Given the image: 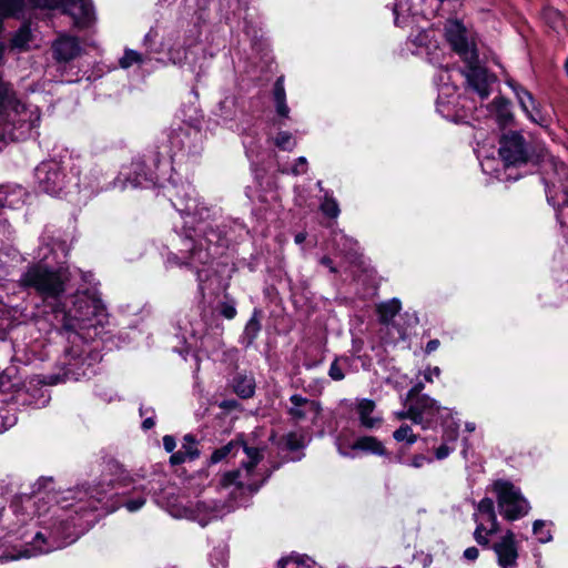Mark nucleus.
<instances>
[{
	"label": "nucleus",
	"mask_w": 568,
	"mask_h": 568,
	"mask_svg": "<svg viewBox=\"0 0 568 568\" xmlns=\"http://www.w3.org/2000/svg\"><path fill=\"white\" fill-rule=\"evenodd\" d=\"M181 342L184 344L183 348L174 347L175 352L181 355L187 354L192 349H201L206 354L214 353L222 348L223 341L220 336H210L204 334L205 324L199 316L187 322L180 324Z\"/></svg>",
	"instance_id": "9"
},
{
	"label": "nucleus",
	"mask_w": 568,
	"mask_h": 568,
	"mask_svg": "<svg viewBox=\"0 0 568 568\" xmlns=\"http://www.w3.org/2000/svg\"><path fill=\"white\" fill-rule=\"evenodd\" d=\"M406 403H407V409L396 412L395 416L397 419H410L414 423L413 403L412 402H406Z\"/></svg>",
	"instance_id": "54"
},
{
	"label": "nucleus",
	"mask_w": 568,
	"mask_h": 568,
	"mask_svg": "<svg viewBox=\"0 0 568 568\" xmlns=\"http://www.w3.org/2000/svg\"><path fill=\"white\" fill-rule=\"evenodd\" d=\"M400 310V302L393 298L378 305L379 320L383 323L390 322Z\"/></svg>",
	"instance_id": "30"
},
{
	"label": "nucleus",
	"mask_w": 568,
	"mask_h": 568,
	"mask_svg": "<svg viewBox=\"0 0 568 568\" xmlns=\"http://www.w3.org/2000/svg\"><path fill=\"white\" fill-rule=\"evenodd\" d=\"M240 452L245 454L241 468L224 473L219 480V488L226 490L234 500L256 493L265 481L263 474L256 470V466L263 458L262 450L232 440L215 449L210 457L211 464H217L227 457H235Z\"/></svg>",
	"instance_id": "4"
},
{
	"label": "nucleus",
	"mask_w": 568,
	"mask_h": 568,
	"mask_svg": "<svg viewBox=\"0 0 568 568\" xmlns=\"http://www.w3.org/2000/svg\"><path fill=\"white\" fill-rule=\"evenodd\" d=\"M72 174L77 176L75 186L80 191H88L94 194L106 189L104 172L99 165L87 169L83 172V176H81V170L72 168Z\"/></svg>",
	"instance_id": "20"
},
{
	"label": "nucleus",
	"mask_w": 568,
	"mask_h": 568,
	"mask_svg": "<svg viewBox=\"0 0 568 568\" xmlns=\"http://www.w3.org/2000/svg\"><path fill=\"white\" fill-rule=\"evenodd\" d=\"M490 490L496 495L499 511L505 519L514 521L529 513V503L511 483L496 480L490 486Z\"/></svg>",
	"instance_id": "10"
},
{
	"label": "nucleus",
	"mask_w": 568,
	"mask_h": 568,
	"mask_svg": "<svg viewBox=\"0 0 568 568\" xmlns=\"http://www.w3.org/2000/svg\"><path fill=\"white\" fill-rule=\"evenodd\" d=\"M439 341L438 339H430L427 344H426V353L427 354H430L433 352H435L438 347H439Z\"/></svg>",
	"instance_id": "58"
},
{
	"label": "nucleus",
	"mask_w": 568,
	"mask_h": 568,
	"mask_svg": "<svg viewBox=\"0 0 568 568\" xmlns=\"http://www.w3.org/2000/svg\"><path fill=\"white\" fill-rule=\"evenodd\" d=\"M361 425L367 429L375 428L381 425L382 417L374 416L375 403L372 399H361L356 407Z\"/></svg>",
	"instance_id": "23"
},
{
	"label": "nucleus",
	"mask_w": 568,
	"mask_h": 568,
	"mask_svg": "<svg viewBox=\"0 0 568 568\" xmlns=\"http://www.w3.org/2000/svg\"><path fill=\"white\" fill-rule=\"evenodd\" d=\"M27 4L33 8L28 0H0V14L16 17L23 11Z\"/></svg>",
	"instance_id": "29"
},
{
	"label": "nucleus",
	"mask_w": 568,
	"mask_h": 568,
	"mask_svg": "<svg viewBox=\"0 0 568 568\" xmlns=\"http://www.w3.org/2000/svg\"><path fill=\"white\" fill-rule=\"evenodd\" d=\"M445 37L453 51L465 62L463 71L468 85L481 100L490 94L494 77L480 64L473 32L462 21L449 19L445 23Z\"/></svg>",
	"instance_id": "5"
},
{
	"label": "nucleus",
	"mask_w": 568,
	"mask_h": 568,
	"mask_svg": "<svg viewBox=\"0 0 568 568\" xmlns=\"http://www.w3.org/2000/svg\"><path fill=\"white\" fill-rule=\"evenodd\" d=\"M146 501V498L144 496H138L135 498H130L124 501L123 506L125 509L130 513H134L140 510Z\"/></svg>",
	"instance_id": "45"
},
{
	"label": "nucleus",
	"mask_w": 568,
	"mask_h": 568,
	"mask_svg": "<svg viewBox=\"0 0 568 568\" xmlns=\"http://www.w3.org/2000/svg\"><path fill=\"white\" fill-rule=\"evenodd\" d=\"M414 423L422 425L423 428H432L440 419L443 423L446 418L453 417L456 412L440 404L428 395H422L413 402Z\"/></svg>",
	"instance_id": "13"
},
{
	"label": "nucleus",
	"mask_w": 568,
	"mask_h": 568,
	"mask_svg": "<svg viewBox=\"0 0 568 568\" xmlns=\"http://www.w3.org/2000/svg\"><path fill=\"white\" fill-rule=\"evenodd\" d=\"M186 136V133L183 130H179L173 132V134L170 136V143L172 148L182 150L184 148V140L183 138Z\"/></svg>",
	"instance_id": "49"
},
{
	"label": "nucleus",
	"mask_w": 568,
	"mask_h": 568,
	"mask_svg": "<svg viewBox=\"0 0 568 568\" xmlns=\"http://www.w3.org/2000/svg\"><path fill=\"white\" fill-rule=\"evenodd\" d=\"M465 428H466L467 432L471 433V432H474L476 429V425H475V423L467 422L465 424Z\"/></svg>",
	"instance_id": "63"
},
{
	"label": "nucleus",
	"mask_w": 568,
	"mask_h": 568,
	"mask_svg": "<svg viewBox=\"0 0 568 568\" xmlns=\"http://www.w3.org/2000/svg\"><path fill=\"white\" fill-rule=\"evenodd\" d=\"M53 57L59 62H69L81 52L78 38L61 36L52 44Z\"/></svg>",
	"instance_id": "21"
},
{
	"label": "nucleus",
	"mask_w": 568,
	"mask_h": 568,
	"mask_svg": "<svg viewBox=\"0 0 568 568\" xmlns=\"http://www.w3.org/2000/svg\"><path fill=\"white\" fill-rule=\"evenodd\" d=\"M6 44H0V65L3 62ZM0 120L12 125L10 135L14 140L24 139L39 125L38 109L27 108L17 99L11 87L0 80Z\"/></svg>",
	"instance_id": "7"
},
{
	"label": "nucleus",
	"mask_w": 568,
	"mask_h": 568,
	"mask_svg": "<svg viewBox=\"0 0 568 568\" xmlns=\"http://www.w3.org/2000/svg\"><path fill=\"white\" fill-rule=\"evenodd\" d=\"M16 422L17 418L13 414H10L8 410H0V433H3L12 427Z\"/></svg>",
	"instance_id": "43"
},
{
	"label": "nucleus",
	"mask_w": 568,
	"mask_h": 568,
	"mask_svg": "<svg viewBox=\"0 0 568 568\" xmlns=\"http://www.w3.org/2000/svg\"><path fill=\"white\" fill-rule=\"evenodd\" d=\"M175 439L171 435H165L163 437V447L168 453H172L175 448Z\"/></svg>",
	"instance_id": "56"
},
{
	"label": "nucleus",
	"mask_w": 568,
	"mask_h": 568,
	"mask_svg": "<svg viewBox=\"0 0 568 568\" xmlns=\"http://www.w3.org/2000/svg\"><path fill=\"white\" fill-rule=\"evenodd\" d=\"M442 371L438 366H434V367H427L424 372H423V376H424V379L427 382V383H433L434 382V378L435 377H439Z\"/></svg>",
	"instance_id": "53"
},
{
	"label": "nucleus",
	"mask_w": 568,
	"mask_h": 568,
	"mask_svg": "<svg viewBox=\"0 0 568 568\" xmlns=\"http://www.w3.org/2000/svg\"><path fill=\"white\" fill-rule=\"evenodd\" d=\"M424 384L422 382L416 383L406 394L405 402H413L418 396H422Z\"/></svg>",
	"instance_id": "51"
},
{
	"label": "nucleus",
	"mask_w": 568,
	"mask_h": 568,
	"mask_svg": "<svg viewBox=\"0 0 568 568\" xmlns=\"http://www.w3.org/2000/svg\"><path fill=\"white\" fill-rule=\"evenodd\" d=\"M433 463V458L424 455V454H417L412 457V459L406 463L407 466H410L413 468H423L426 465H430Z\"/></svg>",
	"instance_id": "44"
},
{
	"label": "nucleus",
	"mask_w": 568,
	"mask_h": 568,
	"mask_svg": "<svg viewBox=\"0 0 568 568\" xmlns=\"http://www.w3.org/2000/svg\"><path fill=\"white\" fill-rule=\"evenodd\" d=\"M219 312L222 316L227 320H232L236 316V308L234 302H222L219 306Z\"/></svg>",
	"instance_id": "46"
},
{
	"label": "nucleus",
	"mask_w": 568,
	"mask_h": 568,
	"mask_svg": "<svg viewBox=\"0 0 568 568\" xmlns=\"http://www.w3.org/2000/svg\"><path fill=\"white\" fill-rule=\"evenodd\" d=\"M154 424L155 423L153 416L145 417L144 420L142 422V428L145 430L151 429L154 426Z\"/></svg>",
	"instance_id": "59"
},
{
	"label": "nucleus",
	"mask_w": 568,
	"mask_h": 568,
	"mask_svg": "<svg viewBox=\"0 0 568 568\" xmlns=\"http://www.w3.org/2000/svg\"><path fill=\"white\" fill-rule=\"evenodd\" d=\"M38 9H59L72 18L78 28H87L94 21V9L91 0H30Z\"/></svg>",
	"instance_id": "11"
},
{
	"label": "nucleus",
	"mask_w": 568,
	"mask_h": 568,
	"mask_svg": "<svg viewBox=\"0 0 568 568\" xmlns=\"http://www.w3.org/2000/svg\"><path fill=\"white\" fill-rule=\"evenodd\" d=\"M474 520L476 523L474 539L478 545L488 547L489 537L497 534L499 530L495 504L491 498L485 497L476 504Z\"/></svg>",
	"instance_id": "12"
},
{
	"label": "nucleus",
	"mask_w": 568,
	"mask_h": 568,
	"mask_svg": "<svg viewBox=\"0 0 568 568\" xmlns=\"http://www.w3.org/2000/svg\"><path fill=\"white\" fill-rule=\"evenodd\" d=\"M199 457V452L194 450H182L181 448L173 453L170 457V462L172 465H180L185 463L186 460H193Z\"/></svg>",
	"instance_id": "40"
},
{
	"label": "nucleus",
	"mask_w": 568,
	"mask_h": 568,
	"mask_svg": "<svg viewBox=\"0 0 568 568\" xmlns=\"http://www.w3.org/2000/svg\"><path fill=\"white\" fill-rule=\"evenodd\" d=\"M233 389L241 398H250L255 392V381L251 374L237 373L233 378Z\"/></svg>",
	"instance_id": "24"
},
{
	"label": "nucleus",
	"mask_w": 568,
	"mask_h": 568,
	"mask_svg": "<svg viewBox=\"0 0 568 568\" xmlns=\"http://www.w3.org/2000/svg\"><path fill=\"white\" fill-rule=\"evenodd\" d=\"M290 407L287 414L296 423H311L315 425L322 414V405L316 399H311L301 394H293L290 397Z\"/></svg>",
	"instance_id": "19"
},
{
	"label": "nucleus",
	"mask_w": 568,
	"mask_h": 568,
	"mask_svg": "<svg viewBox=\"0 0 568 568\" xmlns=\"http://www.w3.org/2000/svg\"><path fill=\"white\" fill-rule=\"evenodd\" d=\"M277 148L284 151H292L296 146V141L290 132L281 131L274 139Z\"/></svg>",
	"instance_id": "34"
},
{
	"label": "nucleus",
	"mask_w": 568,
	"mask_h": 568,
	"mask_svg": "<svg viewBox=\"0 0 568 568\" xmlns=\"http://www.w3.org/2000/svg\"><path fill=\"white\" fill-rule=\"evenodd\" d=\"M165 158L166 153L154 151L150 155H144L143 159L132 161L130 166L123 168L119 176L114 179V187L125 190L129 186L149 187L155 185L159 181L155 171Z\"/></svg>",
	"instance_id": "8"
},
{
	"label": "nucleus",
	"mask_w": 568,
	"mask_h": 568,
	"mask_svg": "<svg viewBox=\"0 0 568 568\" xmlns=\"http://www.w3.org/2000/svg\"><path fill=\"white\" fill-rule=\"evenodd\" d=\"M393 437L396 442H406L408 445H413L417 440V435L413 433L409 425H402L394 432Z\"/></svg>",
	"instance_id": "35"
},
{
	"label": "nucleus",
	"mask_w": 568,
	"mask_h": 568,
	"mask_svg": "<svg viewBox=\"0 0 568 568\" xmlns=\"http://www.w3.org/2000/svg\"><path fill=\"white\" fill-rule=\"evenodd\" d=\"M273 100L275 103L276 113L287 119L290 114V108L286 104V93L284 89V78L280 77L274 83L273 88Z\"/></svg>",
	"instance_id": "25"
},
{
	"label": "nucleus",
	"mask_w": 568,
	"mask_h": 568,
	"mask_svg": "<svg viewBox=\"0 0 568 568\" xmlns=\"http://www.w3.org/2000/svg\"><path fill=\"white\" fill-rule=\"evenodd\" d=\"M455 450V445H448L447 443H442L439 447L435 449V457L438 460H443L447 458L452 452Z\"/></svg>",
	"instance_id": "50"
},
{
	"label": "nucleus",
	"mask_w": 568,
	"mask_h": 568,
	"mask_svg": "<svg viewBox=\"0 0 568 568\" xmlns=\"http://www.w3.org/2000/svg\"><path fill=\"white\" fill-rule=\"evenodd\" d=\"M321 264H323L324 266L328 267L331 272H335V267L333 266V262L329 257L327 256H323L321 258Z\"/></svg>",
	"instance_id": "60"
},
{
	"label": "nucleus",
	"mask_w": 568,
	"mask_h": 568,
	"mask_svg": "<svg viewBox=\"0 0 568 568\" xmlns=\"http://www.w3.org/2000/svg\"><path fill=\"white\" fill-rule=\"evenodd\" d=\"M328 375L334 381H342L345 377L339 359L336 358L329 366Z\"/></svg>",
	"instance_id": "47"
},
{
	"label": "nucleus",
	"mask_w": 568,
	"mask_h": 568,
	"mask_svg": "<svg viewBox=\"0 0 568 568\" xmlns=\"http://www.w3.org/2000/svg\"><path fill=\"white\" fill-rule=\"evenodd\" d=\"M541 163L545 174L542 179L546 186L547 201L555 206L550 184L555 189L556 184L559 183L558 187L564 193V187H568V166L550 154L542 155Z\"/></svg>",
	"instance_id": "18"
},
{
	"label": "nucleus",
	"mask_w": 568,
	"mask_h": 568,
	"mask_svg": "<svg viewBox=\"0 0 568 568\" xmlns=\"http://www.w3.org/2000/svg\"><path fill=\"white\" fill-rule=\"evenodd\" d=\"M307 170V160L306 158L304 156H300L297 160H296V163L294 164V166L292 168L291 172L294 174V175H298V174H302V173H305Z\"/></svg>",
	"instance_id": "52"
},
{
	"label": "nucleus",
	"mask_w": 568,
	"mask_h": 568,
	"mask_svg": "<svg viewBox=\"0 0 568 568\" xmlns=\"http://www.w3.org/2000/svg\"><path fill=\"white\" fill-rule=\"evenodd\" d=\"M479 550L476 547H468L464 551V558L469 561H474L478 558Z\"/></svg>",
	"instance_id": "57"
},
{
	"label": "nucleus",
	"mask_w": 568,
	"mask_h": 568,
	"mask_svg": "<svg viewBox=\"0 0 568 568\" xmlns=\"http://www.w3.org/2000/svg\"><path fill=\"white\" fill-rule=\"evenodd\" d=\"M459 433V424L457 422H453L449 425L444 427L442 440L443 443H447L448 445H455Z\"/></svg>",
	"instance_id": "38"
},
{
	"label": "nucleus",
	"mask_w": 568,
	"mask_h": 568,
	"mask_svg": "<svg viewBox=\"0 0 568 568\" xmlns=\"http://www.w3.org/2000/svg\"><path fill=\"white\" fill-rule=\"evenodd\" d=\"M101 501L85 489H68L57 499V505L48 506L41 494L24 495L16 499L10 510L3 514L0 507V523L8 532L2 538L16 535L23 541V549L18 556L30 558L48 554L74 542L88 529V517L98 509Z\"/></svg>",
	"instance_id": "1"
},
{
	"label": "nucleus",
	"mask_w": 568,
	"mask_h": 568,
	"mask_svg": "<svg viewBox=\"0 0 568 568\" xmlns=\"http://www.w3.org/2000/svg\"><path fill=\"white\" fill-rule=\"evenodd\" d=\"M435 81L439 87L438 94V106L442 103V97H450L456 91V87L452 84L450 71L446 69H439L438 74L435 77Z\"/></svg>",
	"instance_id": "26"
},
{
	"label": "nucleus",
	"mask_w": 568,
	"mask_h": 568,
	"mask_svg": "<svg viewBox=\"0 0 568 568\" xmlns=\"http://www.w3.org/2000/svg\"><path fill=\"white\" fill-rule=\"evenodd\" d=\"M285 444L288 449L297 450L303 447V439L296 434L291 433L285 437Z\"/></svg>",
	"instance_id": "48"
},
{
	"label": "nucleus",
	"mask_w": 568,
	"mask_h": 568,
	"mask_svg": "<svg viewBox=\"0 0 568 568\" xmlns=\"http://www.w3.org/2000/svg\"><path fill=\"white\" fill-rule=\"evenodd\" d=\"M406 44L414 54L425 57L433 64L439 63L442 51L432 28L413 30Z\"/></svg>",
	"instance_id": "17"
},
{
	"label": "nucleus",
	"mask_w": 568,
	"mask_h": 568,
	"mask_svg": "<svg viewBox=\"0 0 568 568\" xmlns=\"http://www.w3.org/2000/svg\"><path fill=\"white\" fill-rule=\"evenodd\" d=\"M64 327L70 347L64 355L65 379L79 381L94 373L93 367L101 361V354L89 341L101 337L108 324V314L102 301L87 292L74 296L73 306L63 312Z\"/></svg>",
	"instance_id": "3"
},
{
	"label": "nucleus",
	"mask_w": 568,
	"mask_h": 568,
	"mask_svg": "<svg viewBox=\"0 0 568 568\" xmlns=\"http://www.w3.org/2000/svg\"><path fill=\"white\" fill-rule=\"evenodd\" d=\"M322 212L332 219H335L339 214V207L337 202L332 197H325V200L321 204Z\"/></svg>",
	"instance_id": "41"
},
{
	"label": "nucleus",
	"mask_w": 568,
	"mask_h": 568,
	"mask_svg": "<svg viewBox=\"0 0 568 568\" xmlns=\"http://www.w3.org/2000/svg\"><path fill=\"white\" fill-rule=\"evenodd\" d=\"M32 40V33L28 24H23L12 37L10 44L12 49L20 51L28 50Z\"/></svg>",
	"instance_id": "28"
},
{
	"label": "nucleus",
	"mask_w": 568,
	"mask_h": 568,
	"mask_svg": "<svg viewBox=\"0 0 568 568\" xmlns=\"http://www.w3.org/2000/svg\"><path fill=\"white\" fill-rule=\"evenodd\" d=\"M495 554L497 565L500 568H517L520 542L510 529L504 531L487 547Z\"/></svg>",
	"instance_id": "16"
},
{
	"label": "nucleus",
	"mask_w": 568,
	"mask_h": 568,
	"mask_svg": "<svg viewBox=\"0 0 568 568\" xmlns=\"http://www.w3.org/2000/svg\"><path fill=\"white\" fill-rule=\"evenodd\" d=\"M508 84L515 92L523 111L527 114L529 120L539 125H546V119L544 118V115L536 116L534 115L532 111H530L531 108L535 110L536 104V101L532 98V95L521 85L513 81H509Z\"/></svg>",
	"instance_id": "22"
},
{
	"label": "nucleus",
	"mask_w": 568,
	"mask_h": 568,
	"mask_svg": "<svg viewBox=\"0 0 568 568\" xmlns=\"http://www.w3.org/2000/svg\"><path fill=\"white\" fill-rule=\"evenodd\" d=\"M499 155L506 166H519L534 159L530 146L519 132H509L501 136Z\"/></svg>",
	"instance_id": "14"
},
{
	"label": "nucleus",
	"mask_w": 568,
	"mask_h": 568,
	"mask_svg": "<svg viewBox=\"0 0 568 568\" xmlns=\"http://www.w3.org/2000/svg\"><path fill=\"white\" fill-rule=\"evenodd\" d=\"M215 554H219L221 556L220 564H221V566L224 567L226 565V559H225L224 551L222 549L221 550H215Z\"/></svg>",
	"instance_id": "62"
},
{
	"label": "nucleus",
	"mask_w": 568,
	"mask_h": 568,
	"mask_svg": "<svg viewBox=\"0 0 568 568\" xmlns=\"http://www.w3.org/2000/svg\"><path fill=\"white\" fill-rule=\"evenodd\" d=\"M155 38V33L153 31H150L146 33L145 38H144V41L145 43L150 42V41H153Z\"/></svg>",
	"instance_id": "64"
},
{
	"label": "nucleus",
	"mask_w": 568,
	"mask_h": 568,
	"mask_svg": "<svg viewBox=\"0 0 568 568\" xmlns=\"http://www.w3.org/2000/svg\"><path fill=\"white\" fill-rule=\"evenodd\" d=\"M181 449L199 452L196 448V442L192 435L184 436Z\"/></svg>",
	"instance_id": "55"
},
{
	"label": "nucleus",
	"mask_w": 568,
	"mask_h": 568,
	"mask_svg": "<svg viewBox=\"0 0 568 568\" xmlns=\"http://www.w3.org/2000/svg\"><path fill=\"white\" fill-rule=\"evenodd\" d=\"M48 252L53 253V250L49 246L39 250V263L30 266L20 282L23 286L33 288L44 300H58L67 290L70 272L64 266H51Z\"/></svg>",
	"instance_id": "6"
},
{
	"label": "nucleus",
	"mask_w": 568,
	"mask_h": 568,
	"mask_svg": "<svg viewBox=\"0 0 568 568\" xmlns=\"http://www.w3.org/2000/svg\"><path fill=\"white\" fill-rule=\"evenodd\" d=\"M546 521L538 519L534 521L532 532L537 536L539 542L546 544L552 539L551 532L548 529H545Z\"/></svg>",
	"instance_id": "36"
},
{
	"label": "nucleus",
	"mask_w": 568,
	"mask_h": 568,
	"mask_svg": "<svg viewBox=\"0 0 568 568\" xmlns=\"http://www.w3.org/2000/svg\"><path fill=\"white\" fill-rule=\"evenodd\" d=\"M216 114L223 120H232L235 115V99L225 97L220 101Z\"/></svg>",
	"instance_id": "32"
},
{
	"label": "nucleus",
	"mask_w": 568,
	"mask_h": 568,
	"mask_svg": "<svg viewBox=\"0 0 568 568\" xmlns=\"http://www.w3.org/2000/svg\"><path fill=\"white\" fill-rule=\"evenodd\" d=\"M143 57L134 50H125L123 57L120 59V65L123 69H128L134 63H142Z\"/></svg>",
	"instance_id": "39"
},
{
	"label": "nucleus",
	"mask_w": 568,
	"mask_h": 568,
	"mask_svg": "<svg viewBox=\"0 0 568 568\" xmlns=\"http://www.w3.org/2000/svg\"><path fill=\"white\" fill-rule=\"evenodd\" d=\"M305 239H306V234L305 233H298V234L295 235V242L297 244L303 243L305 241Z\"/></svg>",
	"instance_id": "61"
},
{
	"label": "nucleus",
	"mask_w": 568,
	"mask_h": 568,
	"mask_svg": "<svg viewBox=\"0 0 568 568\" xmlns=\"http://www.w3.org/2000/svg\"><path fill=\"white\" fill-rule=\"evenodd\" d=\"M189 50L183 45L172 47L169 50V59L173 64L183 65L186 62Z\"/></svg>",
	"instance_id": "37"
},
{
	"label": "nucleus",
	"mask_w": 568,
	"mask_h": 568,
	"mask_svg": "<svg viewBox=\"0 0 568 568\" xmlns=\"http://www.w3.org/2000/svg\"><path fill=\"white\" fill-rule=\"evenodd\" d=\"M261 331V324L257 320L256 312H254L253 316L248 320L245 325L243 336L246 339L247 344H252L256 338L257 334Z\"/></svg>",
	"instance_id": "33"
},
{
	"label": "nucleus",
	"mask_w": 568,
	"mask_h": 568,
	"mask_svg": "<svg viewBox=\"0 0 568 568\" xmlns=\"http://www.w3.org/2000/svg\"><path fill=\"white\" fill-rule=\"evenodd\" d=\"M353 449H361L364 452H369L376 455H384L385 448L383 444L375 437L364 436L358 438L353 445Z\"/></svg>",
	"instance_id": "27"
},
{
	"label": "nucleus",
	"mask_w": 568,
	"mask_h": 568,
	"mask_svg": "<svg viewBox=\"0 0 568 568\" xmlns=\"http://www.w3.org/2000/svg\"><path fill=\"white\" fill-rule=\"evenodd\" d=\"M545 22L555 31H559L565 27V20L561 13L554 8H545L542 11Z\"/></svg>",
	"instance_id": "31"
},
{
	"label": "nucleus",
	"mask_w": 568,
	"mask_h": 568,
	"mask_svg": "<svg viewBox=\"0 0 568 568\" xmlns=\"http://www.w3.org/2000/svg\"><path fill=\"white\" fill-rule=\"evenodd\" d=\"M166 195L185 220L184 234H178V251L168 255L166 265L187 267L194 272L203 294L204 282L212 274L211 264L223 239L207 221L209 209L199 202L195 189L190 183H170Z\"/></svg>",
	"instance_id": "2"
},
{
	"label": "nucleus",
	"mask_w": 568,
	"mask_h": 568,
	"mask_svg": "<svg viewBox=\"0 0 568 568\" xmlns=\"http://www.w3.org/2000/svg\"><path fill=\"white\" fill-rule=\"evenodd\" d=\"M34 175L39 189L51 195L60 194L68 185L62 165L53 160L41 162Z\"/></svg>",
	"instance_id": "15"
},
{
	"label": "nucleus",
	"mask_w": 568,
	"mask_h": 568,
	"mask_svg": "<svg viewBox=\"0 0 568 568\" xmlns=\"http://www.w3.org/2000/svg\"><path fill=\"white\" fill-rule=\"evenodd\" d=\"M493 104L499 113L500 122L506 123L510 119L508 101L503 98H496Z\"/></svg>",
	"instance_id": "42"
}]
</instances>
